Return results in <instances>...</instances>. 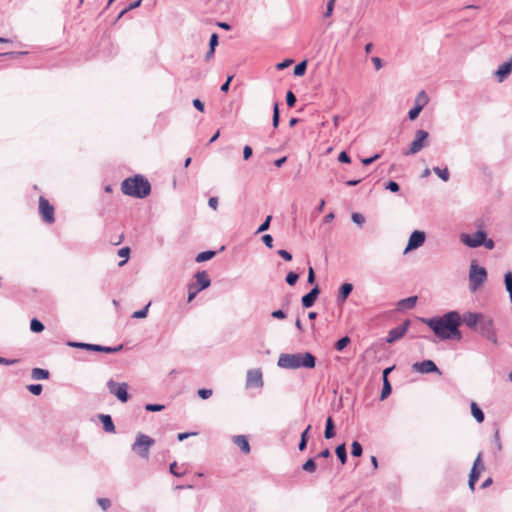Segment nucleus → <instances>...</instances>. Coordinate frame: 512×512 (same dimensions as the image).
Wrapping results in <instances>:
<instances>
[{
  "mask_svg": "<svg viewBox=\"0 0 512 512\" xmlns=\"http://www.w3.org/2000/svg\"><path fill=\"white\" fill-rule=\"evenodd\" d=\"M409 325H410V322L408 320H406L401 325L391 329L389 331V334L387 337V342L392 343V342H395V341L401 339L407 332Z\"/></svg>",
  "mask_w": 512,
  "mask_h": 512,
  "instance_id": "nucleus-15",
  "label": "nucleus"
},
{
  "mask_svg": "<svg viewBox=\"0 0 512 512\" xmlns=\"http://www.w3.org/2000/svg\"><path fill=\"white\" fill-rule=\"evenodd\" d=\"M145 409L147 411H151V412L161 411V410L164 409V405H160V404H147Z\"/></svg>",
  "mask_w": 512,
  "mask_h": 512,
  "instance_id": "nucleus-48",
  "label": "nucleus"
},
{
  "mask_svg": "<svg viewBox=\"0 0 512 512\" xmlns=\"http://www.w3.org/2000/svg\"><path fill=\"white\" fill-rule=\"evenodd\" d=\"M416 301H417V297L416 296H412V297L403 299L400 302V305L402 307H406V308H413L415 306V304H416Z\"/></svg>",
  "mask_w": 512,
  "mask_h": 512,
  "instance_id": "nucleus-39",
  "label": "nucleus"
},
{
  "mask_svg": "<svg viewBox=\"0 0 512 512\" xmlns=\"http://www.w3.org/2000/svg\"><path fill=\"white\" fill-rule=\"evenodd\" d=\"M299 278V275L297 273H294V272H289L286 276V282L290 285V286H293L297 280Z\"/></svg>",
  "mask_w": 512,
  "mask_h": 512,
  "instance_id": "nucleus-44",
  "label": "nucleus"
},
{
  "mask_svg": "<svg viewBox=\"0 0 512 512\" xmlns=\"http://www.w3.org/2000/svg\"><path fill=\"white\" fill-rule=\"evenodd\" d=\"M484 319L482 314L468 312L463 315L461 320L470 328H475Z\"/></svg>",
  "mask_w": 512,
  "mask_h": 512,
  "instance_id": "nucleus-19",
  "label": "nucleus"
},
{
  "mask_svg": "<svg viewBox=\"0 0 512 512\" xmlns=\"http://www.w3.org/2000/svg\"><path fill=\"white\" fill-rule=\"evenodd\" d=\"M391 370H392V368L389 367L383 371V388H382V392H381V396H380L381 400L386 399L391 394L392 388H391L390 382L388 381V378H387V376L391 372Z\"/></svg>",
  "mask_w": 512,
  "mask_h": 512,
  "instance_id": "nucleus-22",
  "label": "nucleus"
},
{
  "mask_svg": "<svg viewBox=\"0 0 512 512\" xmlns=\"http://www.w3.org/2000/svg\"><path fill=\"white\" fill-rule=\"evenodd\" d=\"M279 125V106L278 103L274 104L273 107V127L277 128Z\"/></svg>",
  "mask_w": 512,
  "mask_h": 512,
  "instance_id": "nucleus-43",
  "label": "nucleus"
},
{
  "mask_svg": "<svg viewBox=\"0 0 512 512\" xmlns=\"http://www.w3.org/2000/svg\"><path fill=\"white\" fill-rule=\"evenodd\" d=\"M485 469V466L482 462V453H479L476 457L471 473L469 475V488L471 491L475 490V483L478 481L481 472Z\"/></svg>",
  "mask_w": 512,
  "mask_h": 512,
  "instance_id": "nucleus-9",
  "label": "nucleus"
},
{
  "mask_svg": "<svg viewBox=\"0 0 512 512\" xmlns=\"http://www.w3.org/2000/svg\"><path fill=\"white\" fill-rule=\"evenodd\" d=\"M335 1L336 0H329L328 1L326 12L324 14L325 17H330L332 15L333 10H334Z\"/></svg>",
  "mask_w": 512,
  "mask_h": 512,
  "instance_id": "nucleus-49",
  "label": "nucleus"
},
{
  "mask_svg": "<svg viewBox=\"0 0 512 512\" xmlns=\"http://www.w3.org/2000/svg\"><path fill=\"white\" fill-rule=\"evenodd\" d=\"M335 452H336V455L339 458L341 464L344 465L347 461V452H346L345 444L338 445L336 447Z\"/></svg>",
  "mask_w": 512,
  "mask_h": 512,
  "instance_id": "nucleus-29",
  "label": "nucleus"
},
{
  "mask_svg": "<svg viewBox=\"0 0 512 512\" xmlns=\"http://www.w3.org/2000/svg\"><path fill=\"white\" fill-rule=\"evenodd\" d=\"M338 160L343 163H350L351 159L346 152H341L338 156Z\"/></svg>",
  "mask_w": 512,
  "mask_h": 512,
  "instance_id": "nucleus-57",
  "label": "nucleus"
},
{
  "mask_svg": "<svg viewBox=\"0 0 512 512\" xmlns=\"http://www.w3.org/2000/svg\"><path fill=\"white\" fill-rule=\"evenodd\" d=\"M98 504L101 506L103 510H107L111 505L110 500L107 498H99Z\"/></svg>",
  "mask_w": 512,
  "mask_h": 512,
  "instance_id": "nucleus-53",
  "label": "nucleus"
},
{
  "mask_svg": "<svg viewBox=\"0 0 512 512\" xmlns=\"http://www.w3.org/2000/svg\"><path fill=\"white\" fill-rule=\"evenodd\" d=\"M30 329L35 333H40L44 330V325L36 318L31 320Z\"/></svg>",
  "mask_w": 512,
  "mask_h": 512,
  "instance_id": "nucleus-33",
  "label": "nucleus"
},
{
  "mask_svg": "<svg viewBox=\"0 0 512 512\" xmlns=\"http://www.w3.org/2000/svg\"><path fill=\"white\" fill-rule=\"evenodd\" d=\"M352 220L353 222H355L356 224L358 225H362L365 221V218L362 214L360 213H353L352 214Z\"/></svg>",
  "mask_w": 512,
  "mask_h": 512,
  "instance_id": "nucleus-51",
  "label": "nucleus"
},
{
  "mask_svg": "<svg viewBox=\"0 0 512 512\" xmlns=\"http://www.w3.org/2000/svg\"><path fill=\"white\" fill-rule=\"evenodd\" d=\"M319 293H320V289L316 285L308 294H306L302 297V305L305 308H309V307L313 306Z\"/></svg>",
  "mask_w": 512,
  "mask_h": 512,
  "instance_id": "nucleus-20",
  "label": "nucleus"
},
{
  "mask_svg": "<svg viewBox=\"0 0 512 512\" xmlns=\"http://www.w3.org/2000/svg\"><path fill=\"white\" fill-rule=\"evenodd\" d=\"M130 249L128 247H123L118 251V255L123 258V260L119 263V266H123L129 259Z\"/></svg>",
  "mask_w": 512,
  "mask_h": 512,
  "instance_id": "nucleus-35",
  "label": "nucleus"
},
{
  "mask_svg": "<svg viewBox=\"0 0 512 512\" xmlns=\"http://www.w3.org/2000/svg\"><path fill=\"white\" fill-rule=\"evenodd\" d=\"M286 102L289 107H293L296 103V97L293 92L288 91L286 95Z\"/></svg>",
  "mask_w": 512,
  "mask_h": 512,
  "instance_id": "nucleus-47",
  "label": "nucleus"
},
{
  "mask_svg": "<svg viewBox=\"0 0 512 512\" xmlns=\"http://www.w3.org/2000/svg\"><path fill=\"white\" fill-rule=\"evenodd\" d=\"M121 190L125 195L145 198L151 192V185L143 176L136 175L122 182Z\"/></svg>",
  "mask_w": 512,
  "mask_h": 512,
  "instance_id": "nucleus-3",
  "label": "nucleus"
},
{
  "mask_svg": "<svg viewBox=\"0 0 512 512\" xmlns=\"http://www.w3.org/2000/svg\"><path fill=\"white\" fill-rule=\"evenodd\" d=\"M193 105L200 112H204V103L202 101H200L199 99H194Z\"/></svg>",
  "mask_w": 512,
  "mask_h": 512,
  "instance_id": "nucleus-58",
  "label": "nucleus"
},
{
  "mask_svg": "<svg viewBox=\"0 0 512 512\" xmlns=\"http://www.w3.org/2000/svg\"><path fill=\"white\" fill-rule=\"evenodd\" d=\"M413 369L416 372H419L422 374H427V373H432V372H437L439 374L441 373L439 371L438 367L436 366V364L432 360H424L422 362H417V363L413 364Z\"/></svg>",
  "mask_w": 512,
  "mask_h": 512,
  "instance_id": "nucleus-16",
  "label": "nucleus"
},
{
  "mask_svg": "<svg viewBox=\"0 0 512 512\" xmlns=\"http://www.w3.org/2000/svg\"><path fill=\"white\" fill-rule=\"evenodd\" d=\"M271 219H272V216H270V215L267 216L265 221L258 228L257 233H260V232L268 230V228L270 226Z\"/></svg>",
  "mask_w": 512,
  "mask_h": 512,
  "instance_id": "nucleus-46",
  "label": "nucleus"
},
{
  "mask_svg": "<svg viewBox=\"0 0 512 512\" xmlns=\"http://www.w3.org/2000/svg\"><path fill=\"white\" fill-rule=\"evenodd\" d=\"M441 340H461L462 334L459 330L461 324V316L458 312H449L442 317H434L431 319H422Z\"/></svg>",
  "mask_w": 512,
  "mask_h": 512,
  "instance_id": "nucleus-1",
  "label": "nucleus"
},
{
  "mask_svg": "<svg viewBox=\"0 0 512 512\" xmlns=\"http://www.w3.org/2000/svg\"><path fill=\"white\" fill-rule=\"evenodd\" d=\"M262 241L263 243L268 247V248H272L273 247V238L270 234H266L262 237Z\"/></svg>",
  "mask_w": 512,
  "mask_h": 512,
  "instance_id": "nucleus-52",
  "label": "nucleus"
},
{
  "mask_svg": "<svg viewBox=\"0 0 512 512\" xmlns=\"http://www.w3.org/2000/svg\"><path fill=\"white\" fill-rule=\"evenodd\" d=\"M101 421L103 423V428L106 432L114 433L115 432V426L114 423L109 415H101Z\"/></svg>",
  "mask_w": 512,
  "mask_h": 512,
  "instance_id": "nucleus-24",
  "label": "nucleus"
},
{
  "mask_svg": "<svg viewBox=\"0 0 512 512\" xmlns=\"http://www.w3.org/2000/svg\"><path fill=\"white\" fill-rule=\"evenodd\" d=\"M233 442L241 449V451L245 454L250 453V445L249 442L244 435H238L233 438Z\"/></svg>",
  "mask_w": 512,
  "mask_h": 512,
  "instance_id": "nucleus-23",
  "label": "nucleus"
},
{
  "mask_svg": "<svg viewBox=\"0 0 512 512\" xmlns=\"http://www.w3.org/2000/svg\"><path fill=\"white\" fill-rule=\"evenodd\" d=\"M380 157L379 154H376L374 155L373 157H370V158H365L362 160V163L364 165H370L371 163H373L375 160H377L378 158Z\"/></svg>",
  "mask_w": 512,
  "mask_h": 512,
  "instance_id": "nucleus-63",
  "label": "nucleus"
},
{
  "mask_svg": "<svg viewBox=\"0 0 512 512\" xmlns=\"http://www.w3.org/2000/svg\"><path fill=\"white\" fill-rule=\"evenodd\" d=\"M512 72V56L495 71L498 82H503Z\"/></svg>",
  "mask_w": 512,
  "mask_h": 512,
  "instance_id": "nucleus-18",
  "label": "nucleus"
},
{
  "mask_svg": "<svg viewBox=\"0 0 512 512\" xmlns=\"http://www.w3.org/2000/svg\"><path fill=\"white\" fill-rule=\"evenodd\" d=\"M272 317L277 319H284L286 315L282 310H276L272 312Z\"/></svg>",
  "mask_w": 512,
  "mask_h": 512,
  "instance_id": "nucleus-64",
  "label": "nucleus"
},
{
  "mask_svg": "<svg viewBox=\"0 0 512 512\" xmlns=\"http://www.w3.org/2000/svg\"><path fill=\"white\" fill-rule=\"evenodd\" d=\"M278 255L286 261L292 260V255L287 250H283V249L278 250Z\"/></svg>",
  "mask_w": 512,
  "mask_h": 512,
  "instance_id": "nucleus-55",
  "label": "nucleus"
},
{
  "mask_svg": "<svg viewBox=\"0 0 512 512\" xmlns=\"http://www.w3.org/2000/svg\"><path fill=\"white\" fill-rule=\"evenodd\" d=\"M209 45L212 51H215V47L218 45V35L216 33H213L211 35Z\"/></svg>",
  "mask_w": 512,
  "mask_h": 512,
  "instance_id": "nucleus-54",
  "label": "nucleus"
},
{
  "mask_svg": "<svg viewBox=\"0 0 512 512\" xmlns=\"http://www.w3.org/2000/svg\"><path fill=\"white\" fill-rule=\"evenodd\" d=\"M308 283L313 284L315 282V273L312 267H309L308 269Z\"/></svg>",
  "mask_w": 512,
  "mask_h": 512,
  "instance_id": "nucleus-60",
  "label": "nucleus"
},
{
  "mask_svg": "<svg viewBox=\"0 0 512 512\" xmlns=\"http://www.w3.org/2000/svg\"><path fill=\"white\" fill-rule=\"evenodd\" d=\"M433 171L435 172V174H437L443 181H448L449 180V171L447 168H444V169H441L439 167H434L433 168Z\"/></svg>",
  "mask_w": 512,
  "mask_h": 512,
  "instance_id": "nucleus-34",
  "label": "nucleus"
},
{
  "mask_svg": "<svg viewBox=\"0 0 512 512\" xmlns=\"http://www.w3.org/2000/svg\"><path fill=\"white\" fill-rule=\"evenodd\" d=\"M212 393L213 392L211 389H199L198 390V395L202 399H208L209 397H211Z\"/></svg>",
  "mask_w": 512,
  "mask_h": 512,
  "instance_id": "nucleus-50",
  "label": "nucleus"
},
{
  "mask_svg": "<svg viewBox=\"0 0 512 512\" xmlns=\"http://www.w3.org/2000/svg\"><path fill=\"white\" fill-rule=\"evenodd\" d=\"M480 333L493 344H497V336L491 319H483L479 325Z\"/></svg>",
  "mask_w": 512,
  "mask_h": 512,
  "instance_id": "nucleus-10",
  "label": "nucleus"
},
{
  "mask_svg": "<svg viewBox=\"0 0 512 512\" xmlns=\"http://www.w3.org/2000/svg\"><path fill=\"white\" fill-rule=\"evenodd\" d=\"M73 347L83 348L91 351L96 352H105V353H114L119 350H121L122 346H118L115 348L107 347V346H101V345H95V344H86V343H70Z\"/></svg>",
  "mask_w": 512,
  "mask_h": 512,
  "instance_id": "nucleus-13",
  "label": "nucleus"
},
{
  "mask_svg": "<svg viewBox=\"0 0 512 512\" xmlns=\"http://www.w3.org/2000/svg\"><path fill=\"white\" fill-rule=\"evenodd\" d=\"M208 205L213 209V210H217L218 208V198L216 197H211L208 201Z\"/></svg>",
  "mask_w": 512,
  "mask_h": 512,
  "instance_id": "nucleus-61",
  "label": "nucleus"
},
{
  "mask_svg": "<svg viewBox=\"0 0 512 512\" xmlns=\"http://www.w3.org/2000/svg\"><path fill=\"white\" fill-rule=\"evenodd\" d=\"M303 470L313 473L316 470V464L313 459H308L302 466Z\"/></svg>",
  "mask_w": 512,
  "mask_h": 512,
  "instance_id": "nucleus-41",
  "label": "nucleus"
},
{
  "mask_svg": "<svg viewBox=\"0 0 512 512\" xmlns=\"http://www.w3.org/2000/svg\"><path fill=\"white\" fill-rule=\"evenodd\" d=\"M428 102V97L424 91H421L415 100V106L409 111V119L415 120L424 106Z\"/></svg>",
  "mask_w": 512,
  "mask_h": 512,
  "instance_id": "nucleus-12",
  "label": "nucleus"
},
{
  "mask_svg": "<svg viewBox=\"0 0 512 512\" xmlns=\"http://www.w3.org/2000/svg\"><path fill=\"white\" fill-rule=\"evenodd\" d=\"M353 289V286L352 284L350 283H344L341 287H340V291H339V298L342 302H344L347 297L349 296V294L351 293Z\"/></svg>",
  "mask_w": 512,
  "mask_h": 512,
  "instance_id": "nucleus-26",
  "label": "nucleus"
},
{
  "mask_svg": "<svg viewBox=\"0 0 512 512\" xmlns=\"http://www.w3.org/2000/svg\"><path fill=\"white\" fill-rule=\"evenodd\" d=\"M386 189L390 190L391 192H398L399 191V185H398V183H396L394 181H390L386 185Z\"/></svg>",
  "mask_w": 512,
  "mask_h": 512,
  "instance_id": "nucleus-56",
  "label": "nucleus"
},
{
  "mask_svg": "<svg viewBox=\"0 0 512 512\" xmlns=\"http://www.w3.org/2000/svg\"><path fill=\"white\" fill-rule=\"evenodd\" d=\"M39 215L43 222L47 224H53L55 222V208L48 199L43 196L39 197Z\"/></svg>",
  "mask_w": 512,
  "mask_h": 512,
  "instance_id": "nucleus-6",
  "label": "nucleus"
},
{
  "mask_svg": "<svg viewBox=\"0 0 512 512\" xmlns=\"http://www.w3.org/2000/svg\"><path fill=\"white\" fill-rule=\"evenodd\" d=\"M487 271L483 267L472 263L469 271V285L472 292L477 291L486 281Z\"/></svg>",
  "mask_w": 512,
  "mask_h": 512,
  "instance_id": "nucleus-4",
  "label": "nucleus"
},
{
  "mask_svg": "<svg viewBox=\"0 0 512 512\" xmlns=\"http://www.w3.org/2000/svg\"><path fill=\"white\" fill-rule=\"evenodd\" d=\"M170 472L177 477L183 476L185 474V471L182 469V467H179L176 462L170 465Z\"/></svg>",
  "mask_w": 512,
  "mask_h": 512,
  "instance_id": "nucleus-40",
  "label": "nucleus"
},
{
  "mask_svg": "<svg viewBox=\"0 0 512 512\" xmlns=\"http://www.w3.org/2000/svg\"><path fill=\"white\" fill-rule=\"evenodd\" d=\"M252 155V148L246 145L243 149V157L245 160L249 159Z\"/></svg>",
  "mask_w": 512,
  "mask_h": 512,
  "instance_id": "nucleus-59",
  "label": "nucleus"
},
{
  "mask_svg": "<svg viewBox=\"0 0 512 512\" xmlns=\"http://www.w3.org/2000/svg\"><path fill=\"white\" fill-rule=\"evenodd\" d=\"M485 233L483 231H477L474 234H462L461 241L469 247H478L482 245L485 240Z\"/></svg>",
  "mask_w": 512,
  "mask_h": 512,
  "instance_id": "nucleus-11",
  "label": "nucleus"
},
{
  "mask_svg": "<svg viewBox=\"0 0 512 512\" xmlns=\"http://www.w3.org/2000/svg\"><path fill=\"white\" fill-rule=\"evenodd\" d=\"M372 62L376 70H380L383 66L382 60L379 57H372Z\"/></svg>",
  "mask_w": 512,
  "mask_h": 512,
  "instance_id": "nucleus-62",
  "label": "nucleus"
},
{
  "mask_svg": "<svg viewBox=\"0 0 512 512\" xmlns=\"http://www.w3.org/2000/svg\"><path fill=\"white\" fill-rule=\"evenodd\" d=\"M215 255V252L214 251H204V252H201L197 255L196 257V261L197 262H204V261H208L210 260L211 258H213Z\"/></svg>",
  "mask_w": 512,
  "mask_h": 512,
  "instance_id": "nucleus-31",
  "label": "nucleus"
},
{
  "mask_svg": "<svg viewBox=\"0 0 512 512\" xmlns=\"http://www.w3.org/2000/svg\"><path fill=\"white\" fill-rule=\"evenodd\" d=\"M307 63L306 61H302L299 64H297L294 68V75L296 76H303L306 72Z\"/></svg>",
  "mask_w": 512,
  "mask_h": 512,
  "instance_id": "nucleus-36",
  "label": "nucleus"
},
{
  "mask_svg": "<svg viewBox=\"0 0 512 512\" xmlns=\"http://www.w3.org/2000/svg\"><path fill=\"white\" fill-rule=\"evenodd\" d=\"M315 357L309 353L281 354L278 359V366L285 369L314 368Z\"/></svg>",
  "mask_w": 512,
  "mask_h": 512,
  "instance_id": "nucleus-2",
  "label": "nucleus"
},
{
  "mask_svg": "<svg viewBox=\"0 0 512 512\" xmlns=\"http://www.w3.org/2000/svg\"><path fill=\"white\" fill-rule=\"evenodd\" d=\"M31 376L34 380H43L49 377V372L45 369L34 368L32 370Z\"/></svg>",
  "mask_w": 512,
  "mask_h": 512,
  "instance_id": "nucleus-27",
  "label": "nucleus"
},
{
  "mask_svg": "<svg viewBox=\"0 0 512 512\" xmlns=\"http://www.w3.org/2000/svg\"><path fill=\"white\" fill-rule=\"evenodd\" d=\"M429 137L428 132L424 130H417L415 138L412 141L410 148L405 152V155L416 154L426 146L427 139Z\"/></svg>",
  "mask_w": 512,
  "mask_h": 512,
  "instance_id": "nucleus-7",
  "label": "nucleus"
},
{
  "mask_svg": "<svg viewBox=\"0 0 512 512\" xmlns=\"http://www.w3.org/2000/svg\"><path fill=\"white\" fill-rule=\"evenodd\" d=\"M351 448H352L351 453L354 457H360L362 455L363 449L359 442L354 441L351 445Z\"/></svg>",
  "mask_w": 512,
  "mask_h": 512,
  "instance_id": "nucleus-38",
  "label": "nucleus"
},
{
  "mask_svg": "<svg viewBox=\"0 0 512 512\" xmlns=\"http://www.w3.org/2000/svg\"><path fill=\"white\" fill-rule=\"evenodd\" d=\"M195 283L199 286V289H206L211 285V280L206 271H199L195 274Z\"/></svg>",
  "mask_w": 512,
  "mask_h": 512,
  "instance_id": "nucleus-21",
  "label": "nucleus"
},
{
  "mask_svg": "<svg viewBox=\"0 0 512 512\" xmlns=\"http://www.w3.org/2000/svg\"><path fill=\"white\" fill-rule=\"evenodd\" d=\"M149 306L150 303H148L143 309L135 311L132 314V318H145L147 316Z\"/></svg>",
  "mask_w": 512,
  "mask_h": 512,
  "instance_id": "nucleus-42",
  "label": "nucleus"
},
{
  "mask_svg": "<svg viewBox=\"0 0 512 512\" xmlns=\"http://www.w3.org/2000/svg\"><path fill=\"white\" fill-rule=\"evenodd\" d=\"M27 388L34 395H40L42 392V385L40 384H31Z\"/></svg>",
  "mask_w": 512,
  "mask_h": 512,
  "instance_id": "nucleus-45",
  "label": "nucleus"
},
{
  "mask_svg": "<svg viewBox=\"0 0 512 512\" xmlns=\"http://www.w3.org/2000/svg\"><path fill=\"white\" fill-rule=\"evenodd\" d=\"M505 285L506 289L509 292L510 299L512 301V272L509 271L505 274Z\"/></svg>",
  "mask_w": 512,
  "mask_h": 512,
  "instance_id": "nucleus-37",
  "label": "nucleus"
},
{
  "mask_svg": "<svg viewBox=\"0 0 512 512\" xmlns=\"http://www.w3.org/2000/svg\"><path fill=\"white\" fill-rule=\"evenodd\" d=\"M108 389L111 394L116 396L121 402L125 403L128 401V385L127 383H117L113 380H109L107 383Z\"/></svg>",
  "mask_w": 512,
  "mask_h": 512,
  "instance_id": "nucleus-8",
  "label": "nucleus"
},
{
  "mask_svg": "<svg viewBox=\"0 0 512 512\" xmlns=\"http://www.w3.org/2000/svg\"><path fill=\"white\" fill-rule=\"evenodd\" d=\"M155 441L151 437L139 433L136 437L132 450L144 459L149 458V450L154 445Z\"/></svg>",
  "mask_w": 512,
  "mask_h": 512,
  "instance_id": "nucleus-5",
  "label": "nucleus"
},
{
  "mask_svg": "<svg viewBox=\"0 0 512 512\" xmlns=\"http://www.w3.org/2000/svg\"><path fill=\"white\" fill-rule=\"evenodd\" d=\"M202 289L194 282L188 285V302H191Z\"/></svg>",
  "mask_w": 512,
  "mask_h": 512,
  "instance_id": "nucleus-30",
  "label": "nucleus"
},
{
  "mask_svg": "<svg viewBox=\"0 0 512 512\" xmlns=\"http://www.w3.org/2000/svg\"><path fill=\"white\" fill-rule=\"evenodd\" d=\"M350 342H351L350 338L348 336H345V337L339 339L335 343V349L337 351H342L344 348H346L349 345Z\"/></svg>",
  "mask_w": 512,
  "mask_h": 512,
  "instance_id": "nucleus-32",
  "label": "nucleus"
},
{
  "mask_svg": "<svg viewBox=\"0 0 512 512\" xmlns=\"http://www.w3.org/2000/svg\"><path fill=\"white\" fill-rule=\"evenodd\" d=\"M247 387L260 388L263 386L262 372L260 369H252L247 372Z\"/></svg>",
  "mask_w": 512,
  "mask_h": 512,
  "instance_id": "nucleus-14",
  "label": "nucleus"
},
{
  "mask_svg": "<svg viewBox=\"0 0 512 512\" xmlns=\"http://www.w3.org/2000/svg\"><path fill=\"white\" fill-rule=\"evenodd\" d=\"M424 241H425V233L421 232V231H417V230L414 231L410 235V238H409V241H408L405 251L413 250V249H416V248L422 246Z\"/></svg>",
  "mask_w": 512,
  "mask_h": 512,
  "instance_id": "nucleus-17",
  "label": "nucleus"
},
{
  "mask_svg": "<svg viewBox=\"0 0 512 512\" xmlns=\"http://www.w3.org/2000/svg\"><path fill=\"white\" fill-rule=\"evenodd\" d=\"M334 436H335L334 423H333L332 418L328 417L327 421H326V428H325V432H324V437L326 439H331Z\"/></svg>",
  "mask_w": 512,
  "mask_h": 512,
  "instance_id": "nucleus-28",
  "label": "nucleus"
},
{
  "mask_svg": "<svg viewBox=\"0 0 512 512\" xmlns=\"http://www.w3.org/2000/svg\"><path fill=\"white\" fill-rule=\"evenodd\" d=\"M471 413L478 423L484 421V413L475 402L471 403Z\"/></svg>",
  "mask_w": 512,
  "mask_h": 512,
  "instance_id": "nucleus-25",
  "label": "nucleus"
}]
</instances>
